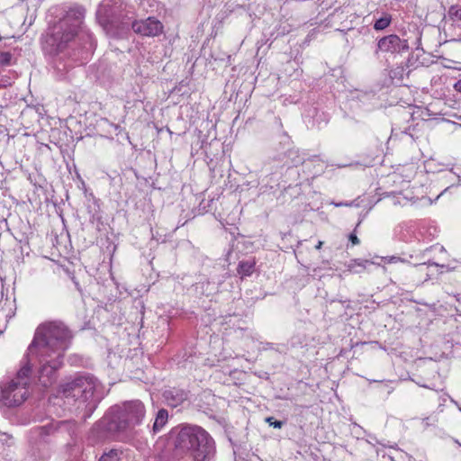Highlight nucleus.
I'll return each instance as SVG.
<instances>
[{
  "label": "nucleus",
  "instance_id": "nucleus-1",
  "mask_svg": "<svg viewBox=\"0 0 461 461\" xmlns=\"http://www.w3.org/2000/svg\"><path fill=\"white\" fill-rule=\"evenodd\" d=\"M71 339V331L62 321H45L37 327L28 348L26 360L39 367V380L43 386L55 382L56 371L62 365L64 353Z\"/></svg>",
  "mask_w": 461,
  "mask_h": 461
},
{
  "label": "nucleus",
  "instance_id": "nucleus-2",
  "mask_svg": "<svg viewBox=\"0 0 461 461\" xmlns=\"http://www.w3.org/2000/svg\"><path fill=\"white\" fill-rule=\"evenodd\" d=\"M169 442L175 456L190 457L194 461H210L215 453V443L202 427L185 425L174 428L169 433Z\"/></svg>",
  "mask_w": 461,
  "mask_h": 461
},
{
  "label": "nucleus",
  "instance_id": "nucleus-3",
  "mask_svg": "<svg viewBox=\"0 0 461 461\" xmlns=\"http://www.w3.org/2000/svg\"><path fill=\"white\" fill-rule=\"evenodd\" d=\"M85 9L75 5L56 23L43 38V49L50 54L62 51L77 35L85 17Z\"/></svg>",
  "mask_w": 461,
  "mask_h": 461
},
{
  "label": "nucleus",
  "instance_id": "nucleus-4",
  "mask_svg": "<svg viewBox=\"0 0 461 461\" xmlns=\"http://www.w3.org/2000/svg\"><path fill=\"white\" fill-rule=\"evenodd\" d=\"M35 366L26 364L12 379L0 383V409L2 411L22 406L29 398V375Z\"/></svg>",
  "mask_w": 461,
  "mask_h": 461
},
{
  "label": "nucleus",
  "instance_id": "nucleus-5",
  "mask_svg": "<svg viewBox=\"0 0 461 461\" xmlns=\"http://www.w3.org/2000/svg\"><path fill=\"white\" fill-rule=\"evenodd\" d=\"M101 384L95 377L90 375L77 377L67 384L64 393L67 397L71 396L84 402L95 404L102 398Z\"/></svg>",
  "mask_w": 461,
  "mask_h": 461
},
{
  "label": "nucleus",
  "instance_id": "nucleus-6",
  "mask_svg": "<svg viewBox=\"0 0 461 461\" xmlns=\"http://www.w3.org/2000/svg\"><path fill=\"white\" fill-rule=\"evenodd\" d=\"M121 0H104L96 12V17L99 23L107 28L108 26L118 25L129 26L132 19V12L126 9Z\"/></svg>",
  "mask_w": 461,
  "mask_h": 461
},
{
  "label": "nucleus",
  "instance_id": "nucleus-7",
  "mask_svg": "<svg viewBox=\"0 0 461 461\" xmlns=\"http://www.w3.org/2000/svg\"><path fill=\"white\" fill-rule=\"evenodd\" d=\"M145 413V407L140 401L124 402L118 414V429L123 430L140 424Z\"/></svg>",
  "mask_w": 461,
  "mask_h": 461
},
{
  "label": "nucleus",
  "instance_id": "nucleus-8",
  "mask_svg": "<svg viewBox=\"0 0 461 461\" xmlns=\"http://www.w3.org/2000/svg\"><path fill=\"white\" fill-rule=\"evenodd\" d=\"M408 49L407 41L402 40L396 34H390L378 40L375 53L396 55L406 51Z\"/></svg>",
  "mask_w": 461,
  "mask_h": 461
},
{
  "label": "nucleus",
  "instance_id": "nucleus-9",
  "mask_svg": "<svg viewBox=\"0 0 461 461\" xmlns=\"http://www.w3.org/2000/svg\"><path fill=\"white\" fill-rule=\"evenodd\" d=\"M132 30L139 34L143 36L154 37L159 35L163 31L162 23L153 18L149 17L146 20L131 22Z\"/></svg>",
  "mask_w": 461,
  "mask_h": 461
},
{
  "label": "nucleus",
  "instance_id": "nucleus-10",
  "mask_svg": "<svg viewBox=\"0 0 461 461\" xmlns=\"http://www.w3.org/2000/svg\"><path fill=\"white\" fill-rule=\"evenodd\" d=\"M166 403L171 407H177L187 399V393L179 388H170L163 393Z\"/></svg>",
  "mask_w": 461,
  "mask_h": 461
},
{
  "label": "nucleus",
  "instance_id": "nucleus-11",
  "mask_svg": "<svg viewBox=\"0 0 461 461\" xmlns=\"http://www.w3.org/2000/svg\"><path fill=\"white\" fill-rule=\"evenodd\" d=\"M168 419L167 411L165 409H161L158 411L157 416L155 418V421L153 424V431L158 432L162 429V428L167 424Z\"/></svg>",
  "mask_w": 461,
  "mask_h": 461
},
{
  "label": "nucleus",
  "instance_id": "nucleus-12",
  "mask_svg": "<svg viewBox=\"0 0 461 461\" xmlns=\"http://www.w3.org/2000/svg\"><path fill=\"white\" fill-rule=\"evenodd\" d=\"M14 315L13 303L8 300L0 302V320H7Z\"/></svg>",
  "mask_w": 461,
  "mask_h": 461
},
{
  "label": "nucleus",
  "instance_id": "nucleus-13",
  "mask_svg": "<svg viewBox=\"0 0 461 461\" xmlns=\"http://www.w3.org/2000/svg\"><path fill=\"white\" fill-rule=\"evenodd\" d=\"M255 263L253 261H241L239 264L238 273L243 276H249L254 270Z\"/></svg>",
  "mask_w": 461,
  "mask_h": 461
},
{
  "label": "nucleus",
  "instance_id": "nucleus-14",
  "mask_svg": "<svg viewBox=\"0 0 461 461\" xmlns=\"http://www.w3.org/2000/svg\"><path fill=\"white\" fill-rule=\"evenodd\" d=\"M122 452L118 449H111L108 452H104L99 461H121Z\"/></svg>",
  "mask_w": 461,
  "mask_h": 461
},
{
  "label": "nucleus",
  "instance_id": "nucleus-15",
  "mask_svg": "<svg viewBox=\"0 0 461 461\" xmlns=\"http://www.w3.org/2000/svg\"><path fill=\"white\" fill-rule=\"evenodd\" d=\"M391 21H392L391 15L388 14H384L383 17H381L375 21V23L374 24V29L376 31L384 30L385 28H387L390 25Z\"/></svg>",
  "mask_w": 461,
  "mask_h": 461
},
{
  "label": "nucleus",
  "instance_id": "nucleus-16",
  "mask_svg": "<svg viewBox=\"0 0 461 461\" xmlns=\"http://www.w3.org/2000/svg\"><path fill=\"white\" fill-rule=\"evenodd\" d=\"M367 263H369L367 260L354 259L348 264L347 267L349 272L358 273L357 267L365 269Z\"/></svg>",
  "mask_w": 461,
  "mask_h": 461
},
{
  "label": "nucleus",
  "instance_id": "nucleus-17",
  "mask_svg": "<svg viewBox=\"0 0 461 461\" xmlns=\"http://www.w3.org/2000/svg\"><path fill=\"white\" fill-rule=\"evenodd\" d=\"M12 54L8 51H0V67L8 66L11 63Z\"/></svg>",
  "mask_w": 461,
  "mask_h": 461
},
{
  "label": "nucleus",
  "instance_id": "nucleus-18",
  "mask_svg": "<svg viewBox=\"0 0 461 461\" xmlns=\"http://www.w3.org/2000/svg\"><path fill=\"white\" fill-rule=\"evenodd\" d=\"M448 14L452 19H456L461 22V8L453 5L449 8Z\"/></svg>",
  "mask_w": 461,
  "mask_h": 461
},
{
  "label": "nucleus",
  "instance_id": "nucleus-19",
  "mask_svg": "<svg viewBox=\"0 0 461 461\" xmlns=\"http://www.w3.org/2000/svg\"><path fill=\"white\" fill-rule=\"evenodd\" d=\"M438 422V420L435 416L427 417L425 419H422V425L424 428L429 427V426H435Z\"/></svg>",
  "mask_w": 461,
  "mask_h": 461
},
{
  "label": "nucleus",
  "instance_id": "nucleus-20",
  "mask_svg": "<svg viewBox=\"0 0 461 461\" xmlns=\"http://www.w3.org/2000/svg\"><path fill=\"white\" fill-rule=\"evenodd\" d=\"M383 261L385 264H395L398 262H403L404 260L401 258L400 257L391 256V257H384L382 258Z\"/></svg>",
  "mask_w": 461,
  "mask_h": 461
},
{
  "label": "nucleus",
  "instance_id": "nucleus-21",
  "mask_svg": "<svg viewBox=\"0 0 461 461\" xmlns=\"http://www.w3.org/2000/svg\"><path fill=\"white\" fill-rule=\"evenodd\" d=\"M266 421L270 425V426H273L274 428H276V429H281L282 426H283V422L280 421V420H274V418L273 417H267L266 418Z\"/></svg>",
  "mask_w": 461,
  "mask_h": 461
},
{
  "label": "nucleus",
  "instance_id": "nucleus-22",
  "mask_svg": "<svg viewBox=\"0 0 461 461\" xmlns=\"http://www.w3.org/2000/svg\"><path fill=\"white\" fill-rule=\"evenodd\" d=\"M349 240L352 242V244H353V245H357V244H359V240H358V238H357L355 234H353V233H351V234L349 235Z\"/></svg>",
  "mask_w": 461,
  "mask_h": 461
},
{
  "label": "nucleus",
  "instance_id": "nucleus-23",
  "mask_svg": "<svg viewBox=\"0 0 461 461\" xmlns=\"http://www.w3.org/2000/svg\"><path fill=\"white\" fill-rule=\"evenodd\" d=\"M454 88L455 90H456L457 92H461V79L458 80L455 85H454Z\"/></svg>",
  "mask_w": 461,
  "mask_h": 461
},
{
  "label": "nucleus",
  "instance_id": "nucleus-24",
  "mask_svg": "<svg viewBox=\"0 0 461 461\" xmlns=\"http://www.w3.org/2000/svg\"><path fill=\"white\" fill-rule=\"evenodd\" d=\"M334 205L337 206V207L351 206V203H334Z\"/></svg>",
  "mask_w": 461,
  "mask_h": 461
},
{
  "label": "nucleus",
  "instance_id": "nucleus-25",
  "mask_svg": "<svg viewBox=\"0 0 461 461\" xmlns=\"http://www.w3.org/2000/svg\"><path fill=\"white\" fill-rule=\"evenodd\" d=\"M323 242L322 241H319L318 244L315 246L316 249H320L322 246Z\"/></svg>",
  "mask_w": 461,
  "mask_h": 461
},
{
  "label": "nucleus",
  "instance_id": "nucleus-26",
  "mask_svg": "<svg viewBox=\"0 0 461 461\" xmlns=\"http://www.w3.org/2000/svg\"><path fill=\"white\" fill-rule=\"evenodd\" d=\"M445 67L449 68H455L454 67L451 66V64L446 65Z\"/></svg>",
  "mask_w": 461,
  "mask_h": 461
}]
</instances>
